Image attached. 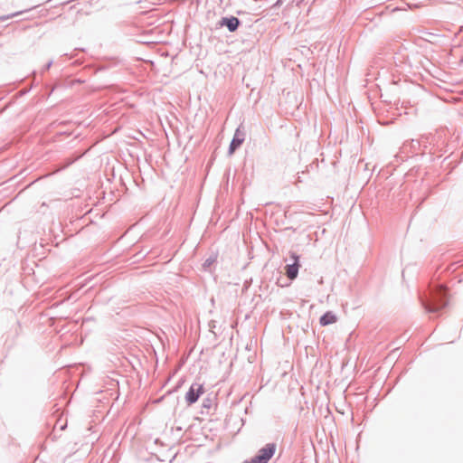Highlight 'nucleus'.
Returning a JSON list of instances; mask_svg holds the SVG:
<instances>
[{"instance_id": "obj_7", "label": "nucleus", "mask_w": 463, "mask_h": 463, "mask_svg": "<svg viewBox=\"0 0 463 463\" xmlns=\"http://www.w3.org/2000/svg\"><path fill=\"white\" fill-rule=\"evenodd\" d=\"M241 143L242 138H240L238 137L237 135H235L230 146V154H232L235 151V149L241 146Z\"/></svg>"}, {"instance_id": "obj_2", "label": "nucleus", "mask_w": 463, "mask_h": 463, "mask_svg": "<svg viewBox=\"0 0 463 463\" xmlns=\"http://www.w3.org/2000/svg\"><path fill=\"white\" fill-rule=\"evenodd\" d=\"M203 392H204V390H203V386L202 384H199V383L193 384L185 395V399H186V402H188V404L194 403L198 400L200 395H202L203 393Z\"/></svg>"}, {"instance_id": "obj_6", "label": "nucleus", "mask_w": 463, "mask_h": 463, "mask_svg": "<svg viewBox=\"0 0 463 463\" xmlns=\"http://www.w3.org/2000/svg\"><path fill=\"white\" fill-rule=\"evenodd\" d=\"M435 292H436V299L438 298L439 296L446 298V288H443L441 286L436 285ZM447 303H448L447 299H444L443 303L441 304V307H445L447 305ZM438 307H439L438 303L436 302V311L438 310Z\"/></svg>"}, {"instance_id": "obj_5", "label": "nucleus", "mask_w": 463, "mask_h": 463, "mask_svg": "<svg viewBox=\"0 0 463 463\" xmlns=\"http://www.w3.org/2000/svg\"><path fill=\"white\" fill-rule=\"evenodd\" d=\"M336 321L335 316L331 312H326L324 316L320 318V324L322 326H327L330 324H333Z\"/></svg>"}, {"instance_id": "obj_1", "label": "nucleus", "mask_w": 463, "mask_h": 463, "mask_svg": "<svg viewBox=\"0 0 463 463\" xmlns=\"http://www.w3.org/2000/svg\"><path fill=\"white\" fill-rule=\"evenodd\" d=\"M275 450L276 446L274 444H268L259 451V454L254 458V460L257 463H267L274 455Z\"/></svg>"}, {"instance_id": "obj_3", "label": "nucleus", "mask_w": 463, "mask_h": 463, "mask_svg": "<svg viewBox=\"0 0 463 463\" xmlns=\"http://www.w3.org/2000/svg\"><path fill=\"white\" fill-rule=\"evenodd\" d=\"M291 259L293 260L292 264H288L285 267L286 275L289 279H295L298 277V269H299V262H298V256H297L295 253L291 254Z\"/></svg>"}, {"instance_id": "obj_4", "label": "nucleus", "mask_w": 463, "mask_h": 463, "mask_svg": "<svg viewBox=\"0 0 463 463\" xmlns=\"http://www.w3.org/2000/svg\"><path fill=\"white\" fill-rule=\"evenodd\" d=\"M240 24V21L236 17H231V18H223L222 21V25H226L229 31L234 32L237 30L238 26Z\"/></svg>"}]
</instances>
